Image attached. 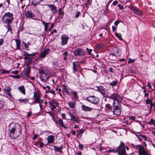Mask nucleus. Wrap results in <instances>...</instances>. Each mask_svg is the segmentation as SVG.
<instances>
[{
	"label": "nucleus",
	"mask_w": 155,
	"mask_h": 155,
	"mask_svg": "<svg viewBox=\"0 0 155 155\" xmlns=\"http://www.w3.org/2000/svg\"><path fill=\"white\" fill-rule=\"evenodd\" d=\"M33 97L35 101L33 103H40V97L39 94L35 92Z\"/></svg>",
	"instance_id": "f8f14e48"
},
{
	"label": "nucleus",
	"mask_w": 155,
	"mask_h": 155,
	"mask_svg": "<svg viewBox=\"0 0 155 155\" xmlns=\"http://www.w3.org/2000/svg\"><path fill=\"white\" fill-rule=\"evenodd\" d=\"M140 136L143 139H144L145 140H146L147 139V137L145 135L140 134Z\"/></svg>",
	"instance_id": "a18cd8bd"
},
{
	"label": "nucleus",
	"mask_w": 155,
	"mask_h": 155,
	"mask_svg": "<svg viewBox=\"0 0 155 155\" xmlns=\"http://www.w3.org/2000/svg\"><path fill=\"white\" fill-rule=\"evenodd\" d=\"M109 152H117L118 155H126V151L125 148V145L124 143L121 141L120 144L117 149L111 148L108 150Z\"/></svg>",
	"instance_id": "f03ea898"
},
{
	"label": "nucleus",
	"mask_w": 155,
	"mask_h": 155,
	"mask_svg": "<svg viewBox=\"0 0 155 155\" xmlns=\"http://www.w3.org/2000/svg\"><path fill=\"white\" fill-rule=\"evenodd\" d=\"M120 108L121 105L119 104L115 106L114 109L113 110V114L117 116L120 115L121 113Z\"/></svg>",
	"instance_id": "0eeeda50"
},
{
	"label": "nucleus",
	"mask_w": 155,
	"mask_h": 155,
	"mask_svg": "<svg viewBox=\"0 0 155 155\" xmlns=\"http://www.w3.org/2000/svg\"><path fill=\"white\" fill-rule=\"evenodd\" d=\"M79 147L80 149L81 150H83L84 148V146L83 144H79Z\"/></svg>",
	"instance_id": "8fccbe9b"
},
{
	"label": "nucleus",
	"mask_w": 155,
	"mask_h": 155,
	"mask_svg": "<svg viewBox=\"0 0 155 155\" xmlns=\"http://www.w3.org/2000/svg\"><path fill=\"white\" fill-rule=\"evenodd\" d=\"M134 12L138 15H141L142 14V12L139 10V9L137 8Z\"/></svg>",
	"instance_id": "c756f323"
},
{
	"label": "nucleus",
	"mask_w": 155,
	"mask_h": 155,
	"mask_svg": "<svg viewBox=\"0 0 155 155\" xmlns=\"http://www.w3.org/2000/svg\"><path fill=\"white\" fill-rule=\"evenodd\" d=\"M4 102L3 101H0V109L2 108L4 106Z\"/></svg>",
	"instance_id": "ea45409f"
},
{
	"label": "nucleus",
	"mask_w": 155,
	"mask_h": 155,
	"mask_svg": "<svg viewBox=\"0 0 155 155\" xmlns=\"http://www.w3.org/2000/svg\"><path fill=\"white\" fill-rule=\"evenodd\" d=\"M119 23L120 21H116L114 22V24L115 26H117Z\"/></svg>",
	"instance_id": "69168bd1"
},
{
	"label": "nucleus",
	"mask_w": 155,
	"mask_h": 155,
	"mask_svg": "<svg viewBox=\"0 0 155 155\" xmlns=\"http://www.w3.org/2000/svg\"><path fill=\"white\" fill-rule=\"evenodd\" d=\"M71 93L73 94L75 100H77L78 97L77 93L75 91H73Z\"/></svg>",
	"instance_id": "58836bf2"
},
{
	"label": "nucleus",
	"mask_w": 155,
	"mask_h": 155,
	"mask_svg": "<svg viewBox=\"0 0 155 155\" xmlns=\"http://www.w3.org/2000/svg\"><path fill=\"white\" fill-rule=\"evenodd\" d=\"M86 100L90 103L95 105H97L99 102V98L94 96H89L86 98Z\"/></svg>",
	"instance_id": "20e7f679"
},
{
	"label": "nucleus",
	"mask_w": 155,
	"mask_h": 155,
	"mask_svg": "<svg viewBox=\"0 0 155 155\" xmlns=\"http://www.w3.org/2000/svg\"><path fill=\"white\" fill-rule=\"evenodd\" d=\"M84 132V130H83L82 129L80 130L77 134V137L78 138L80 139L82 135V134Z\"/></svg>",
	"instance_id": "4be33fe9"
},
{
	"label": "nucleus",
	"mask_w": 155,
	"mask_h": 155,
	"mask_svg": "<svg viewBox=\"0 0 155 155\" xmlns=\"http://www.w3.org/2000/svg\"><path fill=\"white\" fill-rule=\"evenodd\" d=\"M130 120H132V121L134 120L135 119V117L134 116H131L129 117Z\"/></svg>",
	"instance_id": "603ef678"
},
{
	"label": "nucleus",
	"mask_w": 155,
	"mask_h": 155,
	"mask_svg": "<svg viewBox=\"0 0 155 155\" xmlns=\"http://www.w3.org/2000/svg\"><path fill=\"white\" fill-rule=\"evenodd\" d=\"M18 71L17 70H15L13 71V73L15 74H17L18 73Z\"/></svg>",
	"instance_id": "338daca9"
},
{
	"label": "nucleus",
	"mask_w": 155,
	"mask_h": 155,
	"mask_svg": "<svg viewBox=\"0 0 155 155\" xmlns=\"http://www.w3.org/2000/svg\"><path fill=\"white\" fill-rule=\"evenodd\" d=\"M154 122H155V121L153 119H152L150 120L149 123L152 124H154Z\"/></svg>",
	"instance_id": "13d9d810"
},
{
	"label": "nucleus",
	"mask_w": 155,
	"mask_h": 155,
	"mask_svg": "<svg viewBox=\"0 0 155 155\" xmlns=\"http://www.w3.org/2000/svg\"><path fill=\"white\" fill-rule=\"evenodd\" d=\"M58 11H59V15L60 16H61L63 14V12L62 11L61 8H59Z\"/></svg>",
	"instance_id": "864d4df0"
},
{
	"label": "nucleus",
	"mask_w": 155,
	"mask_h": 155,
	"mask_svg": "<svg viewBox=\"0 0 155 155\" xmlns=\"http://www.w3.org/2000/svg\"><path fill=\"white\" fill-rule=\"evenodd\" d=\"M42 0H41L36 2L35 0H34L32 2L31 5L34 6H35L36 5L39 4Z\"/></svg>",
	"instance_id": "bb28decb"
},
{
	"label": "nucleus",
	"mask_w": 155,
	"mask_h": 155,
	"mask_svg": "<svg viewBox=\"0 0 155 155\" xmlns=\"http://www.w3.org/2000/svg\"><path fill=\"white\" fill-rule=\"evenodd\" d=\"M25 15L26 17L31 18L35 16V14L31 12V11L28 10L25 13Z\"/></svg>",
	"instance_id": "a211bd4d"
},
{
	"label": "nucleus",
	"mask_w": 155,
	"mask_h": 155,
	"mask_svg": "<svg viewBox=\"0 0 155 155\" xmlns=\"http://www.w3.org/2000/svg\"><path fill=\"white\" fill-rule=\"evenodd\" d=\"M54 137L52 135H49L47 138L48 143H52L54 142Z\"/></svg>",
	"instance_id": "dca6fc26"
},
{
	"label": "nucleus",
	"mask_w": 155,
	"mask_h": 155,
	"mask_svg": "<svg viewBox=\"0 0 155 155\" xmlns=\"http://www.w3.org/2000/svg\"><path fill=\"white\" fill-rule=\"evenodd\" d=\"M13 15L12 13L8 12L5 13L2 18L3 22L5 24H11L13 20Z\"/></svg>",
	"instance_id": "7ed1b4c3"
},
{
	"label": "nucleus",
	"mask_w": 155,
	"mask_h": 155,
	"mask_svg": "<svg viewBox=\"0 0 155 155\" xmlns=\"http://www.w3.org/2000/svg\"><path fill=\"white\" fill-rule=\"evenodd\" d=\"M146 103L147 104H150V109H151L153 107V103L152 100H150L149 98H147L146 100Z\"/></svg>",
	"instance_id": "b1692460"
},
{
	"label": "nucleus",
	"mask_w": 155,
	"mask_h": 155,
	"mask_svg": "<svg viewBox=\"0 0 155 155\" xmlns=\"http://www.w3.org/2000/svg\"><path fill=\"white\" fill-rule=\"evenodd\" d=\"M47 6L50 8L52 13L54 14L57 12L56 7L54 4H49Z\"/></svg>",
	"instance_id": "4468645a"
},
{
	"label": "nucleus",
	"mask_w": 155,
	"mask_h": 155,
	"mask_svg": "<svg viewBox=\"0 0 155 155\" xmlns=\"http://www.w3.org/2000/svg\"><path fill=\"white\" fill-rule=\"evenodd\" d=\"M31 67L28 65H26V69L22 73L23 76L26 78L29 77V74L30 73Z\"/></svg>",
	"instance_id": "9d476101"
},
{
	"label": "nucleus",
	"mask_w": 155,
	"mask_h": 155,
	"mask_svg": "<svg viewBox=\"0 0 155 155\" xmlns=\"http://www.w3.org/2000/svg\"><path fill=\"white\" fill-rule=\"evenodd\" d=\"M18 89L23 94H25V89L24 86H22L18 87Z\"/></svg>",
	"instance_id": "a878e982"
},
{
	"label": "nucleus",
	"mask_w": 155,
	"mask_h": 155,
	"mask_svg": "<svg viewBox=\"0 0 155 155\" xmlns=\"http://www.w3.org/2000/svg\"><path fill=\"white\" fill-rule=\"evenodd\" d=\"M50 49L49 48L45 49L40 55V57L41 58H43L46 57L47 54H49Z\"/></svg>",
	"instance_id": "ddd939ff"
},
{
	"label": "nucleus",
	"mask_w": 155,
	"mask_h": 155,
	"mask_svg": "<svg viewBox=\"0 0 155 155\" xmlns=\"http://www.w3.org/2000/svg\"><path fill=\"white\" fill-rule=\"evenodd\" d=\"M22 43L23 44H24V46L25 47V49L27 50H29V49L28 48L29 47L28 46L27 44L24 42H23Z\"/></svg>",
	"instance_id": "79ce46f5"
},
{
	"label": "nucleus",
	"mask_w": 155,
	"mask_h": 155,
	"mask_svg": "<svg viewBox=\"0 0 155 155\" xmlns=\"http://www.w3.org/2000/svg\"><path fill=\"white\" fill-rule=\"evenodd\" d=\"M36 145H40L39 147H39L41 148L43 147V146L44 145V143L42 142L41 143L40 142L38 141L36 143Z\"/></svg>",
	"instance_id": "4c0bfd02"
},
{
	"label": "nucleus",
	"mask_w": 155,
	"mask_h": 155,
	"mask_svg": "<svg viewBox=\"0 0 155 155\" xmlns=\"http://www.w3.org/2000/svg\"><path fill=\"white\" fill-rule=\"evenodd\" d=\"M86 49L87 51V52L88 54H90L91 53V52L92 51V50L91 49H89L88 48H87Z\"/></svg>",
	"instance_id": "09e8293b"
},
{
	"label": "nucleus",
	"mask_w": 155,
	"mask_h": 155,
	"mask_svg": "<svg viewBox=\"0 0 155 155\" xmlns=\"http://www.w3.org/2000/svg\"><path fill=\"white\" fill-rule=\"evenodd\" d=\"M62 86L63 87V90L65 91L68 94L69 92L68 91V89L67 88V86L65 85L64 84H63Z\"/></svg>",
	"instance_id": "7c9ffc66"
},
{
	"label": "nucleus",
	"mask_w": 155,
	"mask_h": 155,
	"mask_svg": "<svg viewBox=\"0 0 155 155\" xmlns=\"http://www.w3.org/2000/svg\"><path fill=\"white\" fill-rule=\"evenodd\" d=\"M134 60L131 59L130 58H129L128 59V63H132L134 62Z\"/></svg>",
	"instance_id": "de8ad7c7"
},
{
	"label": "nucleus",
	"mask_w": 155,
	"mask_h": 155,
	"mask_svg": "<svg viewBox=\"0 0 155 155\" xmlns=\"http://www.w3.org/2000/svg\"><path fill=\"white\" fill-rule=\"evenodd\" d=\"M4 90L6 93L9 96L11 97L12 95L11 93V91L12 90L11 88L8 86H6L4 89Z\"/></svg>",
	"instance_id": "2eb2a0df"
},
{
	"label": "nucleus",
	"mask_w": 155,
	"mask_h": 155,
	"mask_svg": "<svg viewBox=\"0 0 155 155\" xmlns=\"http://www.w3.org/2000/svg\"><path fill=\"white\" fill-rule=\"evenodd\" d=\"M69 115L71 117V120L77 122H79L80 121V120H79L78 117H76L73 113H69Z\"/></svg>",
	"instance_id": "6ab92c4d"
},
{
	"label": "nucleus",
	"mask_w": 155,
	"mask_h": 155,
	"mask_svg": "<svg viewBox=\"0 0 155 155\" xmlns=\"http://www.w3.org/2000/svg\"><path fill=\"white\" fill-rule=\"evenodd\" d=\"M73 73L75 74V73L78 70L77 67L78 65V62H74L73 63Z\"/></svg>",
	"instance_id": "412c9836"
},
{
	"label": "nucleus",
	"mask_w": 155,
	"mask_h": 155,
	"mask_svg": "<svg viewBox=\"0 0 155 155\" xmlns=\"http://www.w3.org/2000/svg\"><path fill=\"white\" fill-rule=\"evenodd\" d=\"M118 7L120 8L121 10H122L123 9V6L120 4H119L118 5Z\"/></svg>",
	"instance_id": "bf43d9fd"
},
{
	"label": "nucleus",
	"mask_w": 155,
	"mask_h": 155,
	"mask_svg": "<svg viewBox=\"0 0 155 155\" xmlns=\"http://www.w3.org/2000/svg\"><path fill=\"white\" fill-rule=\"evenodd\" d=\"M61 117L64 120L66 119V117L65 116V114L64 113H63L62 114Z\"/></svg>",
	"instance_id": "6e6d98bb"
},
{
	"label": "nucleus",
	"mask_w": 155,
	"mask_h": 155,
	"mask_svg": "<svg viewBox=\"0 0 155 155\" xmlns=\"http://www.w3.org/2000/svg\"><path fill=\"white\" fill-rule=\"evenodd\" d=\"M115 36L118 38L120 40H123V38L121 37L122 35L121 34L116 33L115 34Z\"/></svg>",
	"instance_id": "c9c22d12"
},
{
	"label": "nucleus",
	"mask_w": 155,
	"mask_h": 155,
	"mask_svg": "<svg viewBox=\"0 0 155 155\" xmlns=\"http://www.w3.org/2000/svg\"><path fill=\"white\" fill-rule=\"evenodd\" d=\"M42 22L45 26V31H47L48 28L49 23H46L44 21H42Z\"/></svg>",
	"instance_id": "393cba45"
},
{
	"label": "nucleus",
	"mask_w": 155,
	"mask_h": 155,
	"mask_svg": "<svg viewBox=\"0 0 155 155\" xmlns=\"http://www.w3.org/2000/svg\"><path fill=\"white\" fill-rule=\"evenodd\" d=\"M53 147L54 148V150L55 151H56L57 152H59L60 153H62V151L61 150L62 148V146L60 147H58L55 146H53Z\"/></svg>",
	"instance_id": "5701e85b"
},
{
	"label": "nucleus",
	"mask_w": 155,
	"mask_h": 155,
	"mask_svg": "<svg viewBox=\"0 0 155 155\" xmlns=\"http://www.w3.org/2000/svg\"><path fill=\"white\" fill-rule=\"evenodd\" d=\"M17 47L18 48H20V42L19 40L16 39L15 40Z\"/></svg>",
	"instance_id": "2f4dec72"
},
{
	"label": "nucleus",
	"mask_w": 155,
	"mask_h": 155,
	"mask_svg": "<svg viewBox=\"0 0 155 155\" xmlns=\"http://www.w3.org/2000/svg\"><path fill=\"white\" fill-rule=\"evenodd\" d=\"M10 24H7V25L6 28L8 29V31H10V32L12 31V29L11 28V26L10 25Z\"/></svg>",
	"instance_id": "473e14b6"
},
{
	"label": "nucleus",
	"mask_w": 155,
	"mask_h": 155,
	"mask_svg": "<svg viewBox=\"0 0 155 155\" xmlns=\"http://www.w3.org/2000/svg\"><path fill=\"white\" fill-rule=\"evenodd\" d=\"M96 88V90L100 92L104 97H108V92L107 89H105L101 86H97Z\"/></svg>",
	"instance_id": "39448f33"
},
{
	"label": "nucleus",
	"mask_w": 155,
	"mask_h": 155,
	"mask_svg": "<svg viewBox=\"0 0 155 155\" xmlns=\"http://www.w3.org/2000/svg\"><path fill=\"white\" fill-rule=\"evenodd\" d=\"M22 132L21 127L18 124H16L14 127L10 130L9 134L12 139H15L18 137Z\"/></svg>",
	"instance_id": "f257e3e1"
},
{
	"label": "nucleus",
	"mask_w": 155,
	"mask_h": 155,
	"mask_svg": "<svg viewBox=\"0 0 155 155\" xmlns=\"http://www.w3.org/2000/svg\"><path fill=\"white\" fill-rule=\"evenodd\" d=\"M47 113L49 114L51 117H53V120L54 118V114L49 111Z\"/></svg>",
	"instance_id": "4d7b16f0"
},
{
	"label": "nucleus",
	"mask_w": 155,
	"mask_h": 155,
	"mask_svg": "<svg viewBox=\"0 0 155 155\" xmlns=\"http://www.w3.org/2000/svg\"><path fill=\"white\" fill-rule=\"evenodd\" d=\"M38 135H37V134L34 135V136H33V137L32 139L33 140H35V139H37L38 138Z\"/></svg>",
	"instance_id": "052dcab7"
},
{
	"label": "nucleus",
	"mask_w": 155,
	"mask_h": 155,
	"mask_svg": "<svg viewBox=\"0 0 155 155\" xmlns=\"http://www.w3.org/2000/svg\"><path fill=\"white\" fill-rule=\"evenodd\" d=\"M108 98L113 100L114 101H116L118 103H120L122 101V98L117 93H114L112 94L110 96L108 97Z\"/></svg>",
	"instance_id": "423d86ee"
},
{
	"label": "nucleus",
	"mask_w": 155,
	"mask_h": 155,
	"mask_svg": "<svg viewBox=\"0 0 155 155\" xmlns=\"http://www.w3.org/2000/svg\"><path fill=\"white\" fill-rule=\"evenodd\" d=\"M18 101L20 102H22L24 104H26L28 101V100L27 98H25L24 99H19L18 100Z\"/></svg>",
	"instance_id": "f704fd0d"
},
{
	"label": "nucleus",
	"mask_w": 155,
	"mask_h": 155,
	"mask_svg": "<svg viewBox=\"0 0 155 155\" xmlns=\"http://www.w3.org/2000/svg\"><path fill=\"white\" fill-rule=\"evenodd\" d=\"M73 53L75 56L84 55L86 54L84 50L81 48L75 49Z\"/></svg>",
	"instance_id": "6e6552de"
},
{
	"label": "nucleus",
	"mask_w": 155,
	"mask_h": 155,
	"mask_svg": "<svg viewBox=\"0 0 155 155\" xmlns=\"http://www.w3.org/2000/svg\"><path fill=\"white\" fill-rule=\"evenodd\" d=\"M105 107L108 109H111V107L109 104H106L105 105Z\"/></svg>",
	"instance_id": "3c124183"
},
{
	"label": "nucleus",
	"mask_w": 155,
	"mask_h": 155,
	"mask_svg": "<svg viewBox=\"0 0 155 155\" xmlns=\"http://www.w3.org/2000/svg\"><path fill=\"white\" fill-rule=\"evenodd\" d=\"M4 42V40L2 38L0 39V46Z\"/></svg>",
	"instance_id": "680f3d73"
},
{
	"label": "nucleus",
	"mask_w": 155,
	"mask_h": 155,
	"mask_svg": "<svg viewBox=\"0 0 155 155\" xmlns=\"http://www.w3.org/2000/svg\"><path fill=\"white\" fill-rule=\"evenodd\" d=\"M138 153L139 155H148V154L143 146H141L139 148Z\"/></svg>",
	"instance_id": "9b49d317"
},
{
	"label": "nucleus",
	"mask_w": 155,
	"mask_h": 155,
	"mask_svg": "<svg viewBox=\"0 0 155 155\" xmlns=\"http://www.w3.org/2000/svg\"><path fill=\"white\" fill-rule=\"evenodd\" d=\"M117 81H114L111 83H110L109 84L112 86H114L117 85Z\"/></svg>",
	"instance_id": "e433bc0d"
},
{
	"label": "nucleus",
	"mask_w": 155,
	"mask_h": 155,
	"mask_svg": "<svg viewBox=\"0 0 155 155\" xmlns=\"http://www.w3.org/2000/svg\"><path fill=\"white\" fill-rule=\"evenodd\" d=\"M31 114L32 113L31 112H28V113L27 116L28 117H29L31 115Z\"/></svg>",
	"instance_id": "0e129e2a"
},
{
	"label": "nucleus",
	"mask_w": 155,
	"mask_h": 155,
	"mask_svg": "<svg viewBox=\"0 0 155 155\" xmlns=\"http://www.w3.org/2000/svg\"><path fill=\"white\" fill-rule=\"evenodd\" d=\"M81 108L82 110L85 111H90L92 110V108L88 106L83 104Z\"/></svg>",
	"instance_id": "aec40b11"
},
{
	"label": "nucleus",
	"mask_w": 155,
	"mask_h": 155,
	"mask_svg": "<svg viewBox=\"0 0 155 155\" xmlns=\"http://www.w3.org/2000/svg\"><path fill=\"white\" fill-rule=\"evenodd\" d=\"M112 31L113 32H114L116 29V28L114 26H113L112 27Z\"/></svg>",
	"instance_id": "774afa93"
},
{
	"label": "nucleus",
	"mask_w": 155,
	"mask_h": 155,
	"mask_svg": "<svg viewBox=\"0 0 155 155\" xmlns=\"http://www.w3.org/2000/svg\"><path fill=\"white\" fill-rule=\"evenodd\" d=\"M10 77H12V78H18L19 79L20 78V77L19 75H10L9 76Z\"/></svg>",
	"instance_id": "37998d69"
},
{
	"label": "nucleus",
	"mask_w": 155,
	"mask_h": 155,
	"mask_svg": "<svg viewBox=\"0 0 155 155\" xmlns=\"http://www.w3.org/2000/svg\"><path fill=\"white\" fill-rule=\"evenodd\" d=\"M11 70H6L4 69L1 70V71L2 74H7L8 73L10 72Z\"/></svg>",
	"instance_id": "72a5a7b5"
},
{
	"label": "nucleus",
	"mask_w": 155,
	"mask_h": 155,
	"mask_svg": "<svg viewBox=\"0 0 155 155\" xmlns=\"http://www.w3.org/2000/svg\"><path fill=\"white\" fill-rule=\"evenodd\" d=\"M68 104L69 107L71 108H73L74 107V103L72 101L69 102L68 103Z\"/></svg>",
	"instance_id": "a19ab883"
},
{
	"label": "nucleus",
	"mask_w": 155,
	"mask_h": 155,
	"mask_svg": "<svg viewBox=\"0 0 155 155\" xmlns=\"http://www.w3.org/2000/svg\"><path fill=\"white\" fill-rule=\"evenodd\" d=\"M130 9L132 10V11H133L134 12V11L137 8H135L134 6H131L130 8Z\"/></svg>",
	"instance_id": "49530a36"
},
{
	"label": "nucleus",
	"mask_w": 155,
	"mask_h": 155,
	"mask_svg": "<svg viewBox=\"0 0 155 155\" xmlns=\"http://www.w3.org/2000/svg\"><path fill=\"white\" fill-rule=\"evenodd\" d=\"M25 62L27 64V65H28L31 64L32 61V58L31 57L28 56H25L24 58Z\"/></svg>",
	"instance_id": "f3484780"
},
{
	"label": "nucleus",
	"mask_w": 155,
	"mask_h": 155,
	"mask_svg": "<svg viewBox=\"0 0 155 155\" xmlns=\"http://www.w3.org/2000/svg\"><path fill=\"white\" fill-rule=\"evenodd\" d=\"M39 73L41 74H44L45 75H47V74L42 69H40L39 70Z\"/></svg>",
	"instance_id": "c03bdc74"
},
{
	"label": "nucleus",
	"mask_w": 155,
	"mask_h": 155,
	"mask_svg": "<svg viewBox=\"0 0 155 155\" xmlns=\"http://www.w3.org/2000/svg\"><path fill=\"white\" fill-rule=\"evenodd\" d=\"M24 56H28L29 57L31 56H34L36 54V53H34L32 54H29L26 51H24Z\"/></svg>",
	"instance_id": "cd10ccee"
},
{
	"label": "nucleus",
	"mask_w": 155,
	"mask_h": 155,
	"mask_svg": "<svg viewBox=\"0 0 155 155\" xmlns=\"http://www.w3.org/2000/svg\"><path fill=\"white\" fill-rule=\"evenodd\" d=\"M80 12L79 11H78L77 12V14L75 15V18H77L79 17L80 15Z\"/></svg>",
	"instance_id": "5fc2aeb1"
},
{
	"label": "nucleus",
	"mask_w": 155,
	"mask_h": 155,
	"mask_svg": "<svg viewBox=\"0 0 155 155\" xmlns=\"http://www.w3.org/2000/svg\"><path fill=\"white\" fill-rule=\"evenodd\" d=\"M69 38V37L66 35H62L61 36V45L63 46L66 45Z\"/></svg>",
	"instance_id": "1a4fd4ad"
},
{
	"label": "nucleus",
	"mask_w": 155,
	"mask_h": 155,
	"mask_svg": "<svg viewBox=\"0 0 155 155\" xmlns=\"http://www.w3.org/2000/svg\"><path fill=\"white\" fill-rule=\"evenodd\" d=\"M59 124L62 127H63L64 128H66V127L64 125V123L62 120L61 119H59L58 120Z\"/></svg>",
	"instance_id": "c85d7f7f"
},
{
	"label": "nucleus",
	"mask_w": 155,
	"mask_h": 155,
	"mask_svg": "<svg viewBox=\"0 0 155 155\" xmlns=\"http://www.w3.org/2000/svg\"><path fill=\"white\" fill-rule=\"evenodd\" d=\"M118 3V2L117 1H115L113 3V5H115L117 4Z\"/></svg>",
	"instance_id": "e2e57ef3"
}]
</instances>
